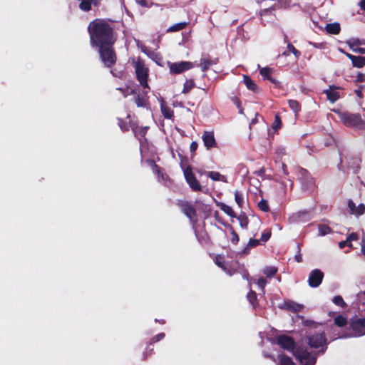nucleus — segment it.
<instances>
[{
	"instance_id": "obj_60",
	"label": "nucleus",
	"mask_w": 365,
	"mask_h": 365,
	"mask_svg": "<svg viewBox=\"0 0 365 365\" xmlns=\"http://www.w3.org/2000/svg\"><path fill=\"white\" fill-rule=\"evenodd\" d=\"M296 259H297V262H301L302 257L301 256H296Z\"/></svg>"
},
{
	"instance_id": "obj_15",
	"label": "nucleus",
	"mask_w": 365,
	"mask_h": 365,
	"mask_svg": "<svg viewBox=\"0 0 365 365\" xmlns=\"http://www.w3.org/2000/svg\"><path fill=\"white\" fill-rule=\"evenodd\" d=\"M281 307L295 312H300L303 309L302 304L292 301L285 302Z\"/></svg>"
},
{
	"instance_id": "obj_62",
	"label": "nucleus",
	"mask_w": 365,
	"mask_h": 365,
	"mask_svg": "<svg viewBox=\"0 0 365 365\" xmlns=\"http://www.w3.org/2000/svg\"><path fill=\"white\" fill-rule=\"evenodd\" d=\"M283 56H288L289 55V51H284L283 53H282Z\"/></svg>"
},
{
	"instance_id": "obj_25",
	"label": "nucleus",
	"mask_w": 365,
	"mask_h": 365,
	"mask_svg": "<svg viewBox=\"0 0 365 365\" xmlns=\"http://www.w3.org/2000/svg\"><path fill=\"white\" fill-rule=\"evenodd\" d=\"M235 200L236 203L240 207H242L245 204V197L242 193L239 191L235 192Z\"/></svg>"
},
{
	"instance_id": "obj_42",
	"label": "nucleus",
	"mask_w": 365,
	"mask_h": 365,
	"mask_svg": "<svg viewBox=\"0 0 365 365\" xmlns=\"http://www.w3.org/2000/svg\"><path fill=\"white\" fill-rule=\"evenodd\" d=\"M247 299L249 300V302L252 304H254L256 299H257V296H256V294L255 292L253 291H250L247 294Z\"/></svg>"
},
{
	"instance_id": "obj_22",
	"label": "nucleus",
	"mask_w": 365,
	"mask_h": 365,
	"mask_svg": "<svg viewBox=\"0 0 365 365\" xmlns=\"http://www.w3.org/2000/svg\"><path fill=\"white\" fill-rule=\"evenodd\" d=\"M279 365H294L292 359L283 354H279L278 356Z\"/></svg>"
},
{
	"instance_id": "obj_43",
	"label": "nucleus",
	"mask_w": 365,
	"mask_h": 365,
	"mask_svg": "<svg viewBox=\"0 0 365 365\" xmlns=\"http://www.w3.org/2000/svg\"><path fill=\"white\" fill-rule=\"evenodd\" d=\"M230 233L232 235V237L230 239L231 242L233 243H237L239 241V237L237 234L234 231L232 228L230 229Z\"/></svg>"
},
{
	"instance_id": "obj_2",
	"label": "nucleus",
	"mask_w": 365,
	"mask_h": 365,
	"mask_svg": "<svg viewBox=\"0 0 365 365\" xmlns=\"http://www.w3.org/2000/svg\"><path fill=\"white\" fill-rule=\"evenodd\" d=\"M279 345L289 351H292L297 359L302 365H314L317 357L307 351L306 349L302 346L294 347V341L289 336H282L278 338Z\"/></svg>"
},
{
	"instance_id": "obj_44",
	"label": "nucleus",
	"mask_w": 365,
	"mask_h": 365,
	"mask_svg": "<svg viewBox=\"0 0 365 365\" xmlns=\"http://www.w3.org/2000/svg\"><path fill=\"white\" fill-rule=\"evenodd\" d=\"M358 238V236L356 233H351L349 235V237H347L346 240L347 242H349V245L348 246L349 247H351V242L353 241V240H356Z\"/></svg>"
},
{
	"instance_id": "obj_5",
	"label": "nucleus",
	"mask_w": 365,
	"mask_h": 365,
	"mask_svg": "<svg viewBox=\"0 0 365 365\" xmlns=\"http://www.w3.org/2000/svg\"><path fill=\"white\" fill-rule=\"evenodd\" d=\"M339 118L345 125L350 127L356 126L363 122L359 114H354L348 112L341 113Z\"/></svg>"
},
{
	"instance_id": "obj_47",
	"label": "nucleus",
	"mask_w": 365,
	"mask_h": 365,
	"mask_svg": "<svg viewBox=\"0 0 365 365\" xmlns=\"http://www.w3.org/2000/svg\"><path fill=\"white\" fill-rule=\"evenodd\" d=\"M267 284V281L266 279H264V278H260L259 279V280L257 281V285L261 288V289H264L265 285Z\"/></svg>"
},
{
	"instance_id": "obj_57",
	"label": "nucleus",
	"mask_w": 365,
	"mask_h": 365,
	"mask_svg": "<svg viewBox=\"0 0 365 365\" xmlns=\"http://www.w3.org/2000/svg\"><path fill=\"white\" fill-rule=\"evenodd\" d=\"M138 3L142 6H148L147 2L145 0H139L138 1Z\"/></svg>"
},
{
	"instance_id": "obj_28",
	"label": "nucleus",
	"mask_w": 365,
	"mask_h": 365,
	"mask_svg": "<svg viewBox=\"0 0 365 365\" xmlns=\"http://www.w3.org/2000/svg\"><path fill=\"white\" fill-rule=\"evenodd\" d=\"M288 103L289 108L295 113V114H297L300 111V106L297 101L289 100Z\"/></svg>"
},
{
	"instance_id": "obj_41",
	"label": "nucleus",
	"mask_w": 365,
	"mask_h": 365,
	"mask_svg": "<svg viewBox=\"0 0 365 365\" xmlns=\"http://www.w3.org/2000/svg\"><path fill=\"white\" fill-rule=\"evenodd\" d=\"M281 126H282L281 119H280L279 116L278 115H277L275 116V119L273 123L272 127L274 130H278L279 128H281Z\"/></svg>"
},
{
	"instance_id": "obj_8",
	"label": "nucleus",
	"mask_w": 365,
	"mask_h": 365,
	"mask_svg": "<svg viewBox=\"0 0 365 365\" xmlns=\"http://www.w3.org/2000/svg\"><path fill=\"white\" fill-rule=\"evenodd\" d=\"M354 331L353 336H360L365 334V319H356L351 322Z\"/></svg>"
},
{
	"instance_id": "obj_4",
	"label": "nucleus",
	"mask_w": 365,
	"mask_h": 365,
	"mask_svg": "<svg viewBox=\"0 0 365 365\" xmlns=\"http://www.w3.org/2000/svg\"><path fill=\"white\" fill-rule=\"evenodd\" d=\"M99 53L103 63L110 67L115 62V55L111 48V45L99 47Z\"/></svg>"
},
{
	"instance_id": "obj_61",
	"label": "nucleus",
	"mask_w": 365,
	"mask_h": 365,
	"mask_svg": "<svg viewBox=\"0 0 365 365\" xmlns=\"http://www.w3.org/2000/svg\"><path fill=\"white\" fill-rule=\"evenodd\" d=\"M356 94L358 96L361 97V92L360 91H357Z\"/></svg>"
},
{
	"instance_id": "obj_58",
	"label": "nucleus",
	"mask_w": 365,
	"mask_h": 365,
	"mask_svg": "<svg viewBox=\"0 0 365 365\" xmlns=\"http://www.w3.org/2000/svg\"><path fill=\"white\" fill-rule=\"evenodd\" d=\"M303 324L305 326H309L313 324V322L310 321V320H304V321H303Z\"/></svg>"
},
{
	"instance_id": "obj_11",
	"label": "nucleus",
	"mask_w": 365,
	"mask_h": 365,
	"mask_svg": "<svg viewBox=\"0 0 365 365\" xmlns=\"http://www.w3.org/2000/svg\"><path fill=\"white\" fill-rule=\"evenodd\" d=\"M346 44L354 52L365 54V48H359L360 45L364 44L365 42L361 41L359 38H351L346 41Z\"/></svg>"
},
{
	"instance_id": "obj_17",
	"label": "nucleus",
	"mask_w": 365,
	"mask_h": 365,
	"mask_svg": "<svg viewBox=\"0 0 365 365\" xmlns=\"http://www.w3.org/2000/svg\"><path fill=\"white\" fill-rule=\"evenodd\" d=\"M325 29L330 34H338L340 32L341 27L339 23H332L327 24Z\"/></svg>"
},
{
	"instance_id": "obj_26",
	"label": "nucleus",
	"mask_w": 365,
	"mask_h": 365,
	"mask_svg": "<svg viewBox=\"0 0 365 365\" xmlns=\"http://www.w3.org/2000/svg\"><path fill=\"white\" fill-rule=\"evenodd\" d=\"M334 324L338 327H342L347 324V319L342 315H338L334 318Z\"/></svg>"
},
{
	"instance_id": "obj_14",
	"label": "nucleus",
	"mask_w": 365,
	"mask_h": 365,
	"mask_svg": "<svg viewBox=\"0 0 365 365\" xmlns=\"http://www.w3.org/2000/svg\"><path fill=\"white\" fill-rule=\"evenodd\" d=\"M346 56L351 61L354 67L361 68L365 65V56H356L350 53H346Z\"/></svg>"
},
{
	"instance_id": "obj_51",
	"label": "nucleus",
	"mask_w": 365,
	"mask_h": 365,
	"mask_svg": "<svg viewBox=\"0 0 365 365\" xmlns=\"http://www.w3.org/2000/svg\"><path fill=\"white\" fill-rule=\"evenodd\" d=\"M197 148V143L196 142H192L190 144V149L191 152H195Z\"/></svg>"
},
{
	"instance_id": "obj_21",
	"label": "nucleus",
	"mask_w": 365,
	"mask_h": 365,
	"mask_svg": "<svg viewBox=\"0 0 365 365\" xmlns=\"http://www.w3.org/2000/svg\"><path fill=\"white\" fill-rule=\"evenodd\" d=\"M187 24L186 22H180V23L175 24L170 26L167 29V32H176V31L182 30L183 29H185L186 27Z\"/></svg>"
},
{
	"instance_id": "obj_59",
	"label": "nucleus",
	"mask_w": 365,
	"mask_h": 365,
	"mask_svg": "<svg viewBox=\"0 0 365 365\" xmlns=\"http://www.w3.org/2000/svg\"><path fill=\"white\" fill-rule=\"evenodd\" d=\"M282 171H283L284 175H287L288 174L287 171L286 165L284 163L282 164Z\"/></svg>"
},
{
	"instance_id": "obj_37",
	"label": "nucleus",
	"mask_w": 365,
	"mask_h": 365,
	"mask_svg": "<svg viewBox=\"0 0 365 365\" xmlns=\"http://www.w3.org/2000/svg\"><path fill=\"white\" fill-rule=\"evenodd\" d=\"M332 302L336 304V305H338L341 307H346V303L344 302V299H342V297L341 296H336L334 297V299H332Z\"/></svg>"
},
{
	"instance_id": "obj_32",
	"label": "nucleus",
	"mask_w": 365,
	"mask_h": 365,
	"mask_svg": "<svg viewBox=\"0 0 365 365\" xmlns=\"http://www.w3.org/2000/svg\"><path fill=\"white\" fill-rule=\"evenodd\" d=\"M277 268L274 267H268L264 269L263 273L268 277H272L277 272Z\"/></svg>"
},
{
	"instance_id": "obj_39",
	"label": "nucleus",
	"mask_w": 365,
	"mask_h": 365,
	"mask_svg": "<svg viewBox=\"0 0 365 365\" xmlns=\"http://www.w3.org/2000/svg\"><path fill=\"white\" fill-rule=\"evenodd\" d=\"M287 48L288 51L292 53L296 58H299L300 56V52L297 50L294 46L291 44L290 43H288L287 44Z\"/></svg>"
},
{
	"instance_id": "obj_7",
	"label": "nucleus",
	"mask_w": 365,
	"mask_h": 365,
	"mask_svg": "<svg viewBox=\"0 0 365 365\" xmlns=\"http://www.w3.org/2000/svg\"><path fill=\"white\" fill-rule=\"evenodd\" d=\"M168 67L171 73L178 74L193 68L194 64L190 61H180L168 63Z\"/></svg>"
},
{
	"instance_id": "obj_6",
	"label": "nucleus",
	"mask_w": 365,
	"mask_h": 365,
	"mask_svg": "<svg viewBox=\"0 0 365 365\" xmlns=\"http://www.w3.org/2000/svg\"><path fill=\"white\" fill-rule=\"evenodd\" d=\"M309 345L314 349L322 347V352L326 349V338L323 333L313 334L308 337Z\"/></svg>"
},
{
	"instance_id": "obj_46",
	"label": "nucleus",
	"mask_w": 365,
	"mask_h": 365,
	"mask_svg": "<svg viewBox=\"0 0 365 365\" xmlns=\"http://www.w3.org/2000/svg\"><path fill=\"white\" fill-rule=\"evenodd\" d=\"M314 180L312 178L309 177L307 178V189L311 190L314 187Z\"/></svg>"
},
{
	"instance_id": "obj_27",
	"label": "nucleus",
	"mask_w": 365,
	"mask_h": 365,
	"mask_svg": "<svg viewBox=\"0 0 365 365\" xmlns=\"http://www.w3.org/2000/svg\"><path fill=\"white\" fill-rule=\"evenodd\" d=\"M244 83L249 90L255 91L256 85L253 81L247 76H244Z\"/></svg>"
},
{
	"instance_id": "obj_9",
	"label": "nucleus",
	"mask_w": 365,
	"mask_h": 365,
	"mask_svg": "<svg viewBox=\"0 0 365 365\" xmlns=\"http://www.w3.org/2000/svg\"><path fill=\"white\" fill-rule=\"evenodd\" d=\"M202 140L207 150L217 148V144L212 131H204Z\"/></svg>"
},
{
	"instance_id": "obj_38",
	"label": "nucleus",
	"mask_w": 365,
	"mask_h": 365,
	"mask_svg": "<svg viewBox=\"0 0 365 365\" xmlns=\"http://www.w3.org/2000/svg\"><path fill=\"white\" fill-rule=\"evenodd\" d=\"M258 207L264 212H267L269 210L268 202L265 200H262L258 203Z\"/></svg>"
},
{
	"instance_id": "obj_52",
	"label": "nucleus",
	"mask_w": 365,
	"mask_h": 365,
	"mask_svg": "<svg viewBox=\"0 0 365 365\" xmlns=\"http://www.w3.org/2000/svg\"><path fill=\"white\" fill-rule=\"evenodd\" d=\"M164 336H165V334H163V333H160V334H158V335L155 337V341H160V339H162Z\"/></svg>"
},
{
	"instance_id": "obj_49",
	"label": "nucleus",
	"mask_w": 365,
	"mask_h": 365,
	"mask_svg": "<svg viewBox=\"0 0 365 365\" xmlns=\"http://www.w3.org/2000/svg\"><path fill=\"white\" fill-rule=\"evenodd\" d=\"M271 233L269 232H267V233H263L261 237V240L262 241H267L269 238L270 237Z\"/></svg>"
},
{
	"instance_id": "obj_34",
	"label": "nucleus",
	"mask_w": 365,
	"mask_h": 365,
	"mask_svg": "<svg viewBox=\"0 0 365 365\" xmlns=\"http://www.w3.org/2000/svg\"><path fill=\"white\" fill-rule=\"evenodd\" d=\"M184 175L186 179L187 182L192 180V178H195L194 174L192 173V169L190 167H187L184 170Z\"/></svg>"
},
{
	"instance_id": "obj_56",
	"label": "nucleus",
	"mask_w": 365,
	"mask_h": 365,
	"mask_svg": "<svg viewBox=\"0 0 365 365\" xmlns=\"http://www.w3.org/2000/svg\"><path fill=\"white\" fill-rule=\"evenodd\" d=\"M359 6L362 10L365 11V0L360 1L359 2Z\"/></svg>"
},
{
	"instance_id": "obj_55",
	"label": "nucleus",
	"mask_w": 365,
	"mask_h": 365,
	"mask_svg": "<svg viewBox=\"0 0 365 365\" xmlns=\"http://www.w3.org/2000/svg\"><path fill=\"white\" fill-rule=\"evenodd\" d=\"M361 247V252L365 255V240H362Z\"/></svg>"
},
{
	"instance_id": "obj_20",
	"label": "nucleus",
	"mask_w": 365,
	"mask_h": 365,
	"mask_svg": "<svg viewBox=\"0 0 365 365\" xmlns=\"http://www.w3.org/2000/svg\"><path fill=\"white\" fill-rule=\"evenodd\" d=\"M217 62L208 58H202L200 60V66L202 71H207L212 65L215 64Z\"/></svg>"
},
{
	"instance_id": "obj_54",
	"label": "nucleus",
	"mask_w": 365,
	"mask_h": 365,
	"mask_svg": "<svg viewBox=\"0 0 365 365\" xmlns=\"http://www.w3.org/2000/svg\"><path fill=\"white\" fill-rule=\"evenodd\" d=\"M314 47L317 48H323L324 44L323 43H311Z\"/></svg>"
},
{
	"instance_id": "obj_63",
	"label": "nucleus",
	"mask_w": 365,
	"mask_h": 365,
	"mask_svg": "<svg viewBox=\"0 0 365 365\" xmlns=\"http://www.w3.org/2000/svg\"><path fill=\"white\" fill-rule=\"evenodd\" d=\"M340 52L344 53L346 55V53H347L346 52L344 51V50H342L341 48H339V49Z\"/></svg>"
},
{
	"instance_id": "obj_13",
	"label": "nucleus",
	"mask_w": 365,
	"mask_h": 365,
	"mask_svg": "<svg viewBox=\"0 0 365 365\" xmlns=\"http://www.w3.org/2000/svg\"><path fill=\"white\" fill-rule=\"evenodd\" d=\"M348 207L351 214L356 216L361 215L365 212V205L364 204L361 203L358 206H356L355 203L352 200H349Z\"/></svg>"
},
{
	"instance_id": "obj_18",
	"label": "nucleus",
	"mask_w": 365,
	"mask_h": 365,
	"mask_svg": "<svg viewBox=\"0 0 365 365\" xmlns=\"http://www.w3.org/2000/svg\"><path fill=\"white\" fill-rule=\"evenodd\" d=\"M160 108L163 116L166 118H171L173 115V111L165 105L163 100L160 101Z\"/></svg>"
},
{
	"instance_id": "obj_48",
	"label": "nucleus",
	"mask_w": 365,
	"mask_h": 365,
	"mask_svg": "<svg viewBox=\"0 0 365 365\" xmlns=\"http://www.w3.org/2000/svg\"><path fill=\"white\" fill-rule=\"evenodd\" d=\"M147 129V127L140 128V130L135 131V135H140L141 136H143L145 134Z\"/></svg>"
},
{
	"instance_id": "obj_45",
	"label": "nucleus",
	"mask_w": 365,
	"mask_h": 365,
	"mask_svg": "<svg viewBox=\"0 0 365 365\" xmlns=\"http://www.w3.org/2000/svg\"><path fill=\"white\" fill-rule=\"evenodd\" d=\"M118 89L122 92V93H123L124 97H126L128 95L134 93V90L133 89H130V91H129L128 88H127L125 89H123V88H118Z\"/></svg>"
},
{
	"instance_id": "obj_50",
	"label": "nucleus",
	"mask_w": 365,
	"mask_h": 365,
	"mask_svg": "<svg viewBox=\"0 0 365 365\" xmlns=\"http://www.w3.org/2000/svg\"><path fill=\"white\" fill-rule=\"evenodd\" d=\"M215 262L219 267H222V269H225L223 267V264H222L221 257H219V256L216 257Z\"/></svg>"
},
{
	"instance_id": "obj_10",
	"label": "nucleus",
	"mask_w": 365,
	"mask_h": 365,
	"mask_svg": "<svg viewBox=\"0 0 365 365\" xmlns=\"http://www.w3.org/2000/svg\"><path fill=\"white\" fill-rule=\"evenodd\" d=\"M324 274L319 269H314L311 272L309 276V285L312 287H317L322 281Z\"/></svg>"
},
{
	"instance_id": "obj_40",
	"label": "nucleus",
	"mask_w": 365,
	"mask_h": 365,
	"mask_svg": "<svg viewBox=\"0 0 365 365\" xmlns=\"http://www.w3.org/2000/svg\"><path fill=\"white\" fill-rule=\"evenodd\" d=\"M148 163L150 166H152L153 173H155L158 176H160V175H161V173H160V168H158V166L157 165H155V163L153 160H148Z\"/></svg>"
},
{
	"instance_id": "obj_19",
	"label": "nucleus",
	"mask_w": 365,
	"mask_h": 365,
	"mask_svg": "<svg viewBox=\"0 0 365 365\" xmlns=\"http://www.w3.org/2000/svg\"><path fill=\"white\" fill-rule=\"evenodd\" d=\"M182 211L190 220L193 219L196 216L195 210L188 204L183 205Z\"/></svg>"
},
{
	"instance_id": "obj_24",
	"label": "nucleus",
	"mask_w": 365,
	"mask_h": 365,
	"mask_svg": "<svg viewBox=\"0 0 365 365\" xmlns=\"http://www.w3.org/2000/svg\"><path fill=\"white\" fill-rule=\"evenodd\" d=\"M272 69L267 67H264L260 69V74L264 78H266L271 82H274L273 78L271 77Z\"/></svg>"
},
{
	"instance_id": "obj_23",
	"label": "nucleus",
	"mask_w": 365,
	"mask_h": 365,
	"mask_svg": "<svg viewBox=\"0 0 365 365\" xmlns=\"http://www.w3.org/2000/svg\"><path fill=\"white\" fill-rule=\"evenodd\" d=\"M259 244V241L258 240L255 239H250L248 242L247 246L243 250L242 252L243 254H248L250 252V250L252 247H255L257 246Z\"/></svg>"
},
{
	"instance_id": "obj_33",
	"label": "nucleus",
	"mask_w": 365,
	"mask_h": 365,
	"mask_svg": "<svg viewBox=\"0 0 365 365\" xmlns=\"http://www.w3.org/2000/svg\"><path fill=\"white\" fill-rule=\"evenodd\" d=\"M189 184V185L190 186V187L195 190V191H198V190H201V186L199 184L198 181L197 180L196 178L195 177L194 178L192 179V180H190V182H187Z\"/></svg>"
},
{
	"instance_id": "obj_16",
	"label": "nucleus",
	"mask_w": 365,
	"mask_h": 365,
	"mask_svg": "<svg viewBox=\"0 0 365 365\" xmlns=\"http://www.w3.org/2000/svg\"><path fill=\"white\" fill-rule=\"evenodd\" d=\"M207 175L214 181H222L224 182H227V177L221 175L218 172L210 171L207 173Z\"/></svg>"
},
{
	"instance_id": "obj_64",
	"label": "nucleus",
	"mask_w": 365,
	"mask_h": 365,
	"mask_svg": "<svg viewBox=\"0 0 365 365\" xmlns=\"http://www.w3.org/2000/svg\"><path fill=\"white\" fill-rule=\"evenodd\" d=\"M266 356L272 358V356L270 355H267Z\"/></svg>"
},
{
	"instance_id": "obj_35",
	"label": "nucleus",
	"mask_w": 365,
	"mask_h": 365,
	"mask_svg": "<svg viewBox=\"0 0 365 365\" xmlns=\"http://www.w3.org/2000/svg\"><path fill=\"white\" fill-rule=\"evenodd\" d=\"M135 103L138 107H145L147 105V100L144 97L138 96L135 98Z\"/></svg>"
},
{
	"instance_id": "obj_53",
	"label": "nucleus",
	"mask_w": 365,
	"mask_h": 365,
	"mask_svg": "<svg viewBox=\"0 0 365 365\" xmlns=\"http://www.w3.org/2000/svg\"><path fill=\"white\" fill-rule=\"evenodd\" d=\"M346 245H349L347 240L341 241L339 243V246L341 249L344 248Z\"/></svg>"
},
{
	"instance_id": "obj_29",
	"label": "nucleus",
	"mask_w": 365,
	"mask_h": 365,
	"mask_svg": "<svg viewBox=\"0 0 365 365\" xmlns=\"http://www.w3.org/2000/svg\"><path fill=\"white\" fill-rule=\"evenodd\" d=\"M194 86L195 83L192 80H186V81L184 83L182 93H187Z\"/></svg>"
},
{
	"instance_id": "obj_36",
	"label": "nucleus",
	"mask_w": 365,
	"mask_h": 365,
	"mask_svg": "<svg viewBox=\"0 0 365 365\" xmlns=\"http://www.w3.org/2000/svg\"><path fill=\"white\" fill-rule=\"evenodd\" d=\"M237 219L239 220L240 225L241 226V227L247 228V225H248V219H247V217L245 215H240L237 217Z\"/></svg>"
},
{
	"instance_id": "obj_31",
	"label": "nucleus",
	"mask_w": 365,
	"mask_h": 365,
	"mask_svg": "<svg viewBox=\"0 0 365 365\" xmlns=\"http://www.w3.org/2000/svg\"><path fill=\"white\" fill-rule=\"evenodd\" d=\"M221 209L223 212H225L227 215L230 216L231 217H235L236 216L232 208L229 205L223 204L221 206Z\"/></svg>"
},
{
	"instance_id": "obj_3",
	"label": "nucleus",
	"mask_w": 365,
	"mask_h": 365,
	"mask_svg": "<svg viewBox=\"0 0 365 365\" xmlns=\"http://www.w3.org/2000/svg\"><path fill=\"white\" fill-rule=\"evenodd\" d=\"M134 68L136 78L139 81L140 84L144 88L149 89L148 83V68L145 66V63L142 61L138 59L134 62Z\"/></svg>"
},
{
	"instance_id": "obj_30",
	"label": "nucleus",
	"mask_w": 365,
	"mask_h": 365,
	"mask_svg": "<svg viewBox=\"0 0 365 365\" xmlns=\"http://www.w3.org/2000/svg\"><path fill=\"white\" fill-rule=\"evenodd\" d=\"M319 235L320 236H324L331 232V229L326 225H320L318 227Z\"/></svg>"
},
{
	"instance_id": "obj_1",
	"label": "nucleus",
	"mask_w": 365,
	"mask_h": 365,
	"mask_svg": "<svg viewBox=\"0 0 365 365\" xmlns=\"http://www.w3.org/2000/svg\"><path fill=\"white\" fill-rule=\"evenodd\" d=\"M91 43L93 46L103 47L112 45L115 38L110 26L103 21L96 20L88 26Z\"/></svg>"
},
{
	"instance_id": "obj_12",
	"label": "nucleus",
	"mask_w": 365,
	"mask_h": 365,
	"mask_svg": "<svg viewBox=\"0 0 365 365\" xmlns=\"http://www.w3.org/2000/svg\"><path fill=\"white\" fill-rule=\"evenodd\" d=\"M324 92L327 95V99L331 103L336 102L340 98L339 88L334 86H330L329 88Z\"/></svg>"
}]
</instances>
